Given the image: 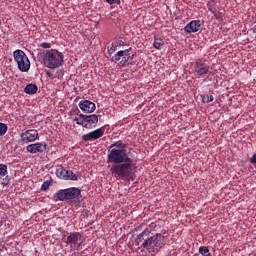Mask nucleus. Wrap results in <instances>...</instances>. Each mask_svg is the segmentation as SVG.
Listing matches in <instances>:
<instances>
[{"instance_id":"1","label":"nucleus","mask_w":256,"mask_h":256,"mask_svg":"<svg viewBox=\"0 0 256 256\" xmlns=\"http://www.w3.org/2000/svg\"><path fill=\"white\" fill-rule=\"evenodd\" d=\"M107 159L109 163H113L110 168L113 177L122 181H135L133 159L127 153L125 142L119 140L111 144L108 148Z\"/></svg>"},{"instance_id":"2","label":"nucleus","mask_w":256,"mask_h":256,"mask_svg":"<svg viewBox=\"0 0 256 256\" xmlns=\"http://www.w3.org/2000/svg\"><path fill=\"white\" fill-rule=\"evenodd\" d=\"M54 201H64L65 203H77L81 199V189L70 187L60 189L54 194Z\"/></svg>"},{"instance_id":"3","label":"nucleus","mask_w":256,"mask_h":256,"mask_svg":"<svg viewBox=\"0 0 256 256\" xmlns=\"http://www.w3.org/2000/svg\"><path fill=\"white\" fill-rule=\"evenodd\" d=\"M42 63L48 69H58L63 65V53L56 49L47 50L42 56Z\"/></svg>"},{"instance_id":"4","label":"nucleus","mask_w":256,"mask_h":256,"mask_svg":"<svg viewBox=\"0 0 256 256\" xmlns=\"http://www.w3.org/2000/svg\"><path fill=\"white\" fill-rule=\"evenodd\" d=\"M133 59H135V54H133V48L129 47L119 50L112 56L111 61L118 67H129V65H133Z\"/></svg>"},{"instance_id":"5","label":"nucleus","mask_w":256,"mask_h":256,"mask_svg":"<svg viewBox=\"0 0 256 256\" xmlns=\"http://www.w3.org/2000/svg\"><path fill=\"white\" fill-rule=\"evenodd\" d=\"M141 247L146 249L149 253H159V250L165 246V236L158 233L152 237L147 236L143 239Z\"/></svg>"},{"instance_id":"6","label":"nucleus","mask_w":256,"mask_h":256,"mask_svg":"<svg viewBox=\"0 0 256 256\" xmlns=\"http://www.w3.org/2000/svg\"><path fill=\"white\" fill-rule=\"evenodd\" d=\"M14 61L18 65L19 71L22 73H27L29 69H31V62L29 61V57H27V54L23 52V50H15L13 52Z\"/></svg>"},{"instance_id":"7","label":"nucleus","mask_w":256,"mask_h":256,"mask_svg":"<svg viewBox=\"0 0 256 256\" xmlns=\"http://www.w3.org/2000/svg\"><path fill=\"white\" fill-rule=\"evenodd\" d=\"M74 121H76L77 125H82V127H85L86 129H91V127H96L97 123H99V116L96 114H79V116L76 117Z\"/></svg>"},{"instance_id":"8","label":"nucleus","mask_w":256,"mask_h":256,"mask_svg":"<svg viewBox=\"0 0 256 256\" xmlns=\"http://www.w3.org/2000/svg\"><path fill=\"white\" fill-rule=\"evenodd\" d=\"M83 241H85V239H83V235H81V233L73 232L67 237L66 244L70 246L72 251H77L80 249L81 245H83Z\"/></svg>"},{"instance_id":"9","label":"nucleus","mask_w":256,"mask_h":256,"mask_svg":"<svg viewBox=\"0 0 256 256\" xmlns=\"http://www.w3.org/2000/svg\"><path fill=\"white\" fill-rule=\"evenodd\" d=\"M192 71L197 77H205V75H209V73H211V67L200 60L194 63Z\"/></svg>"},{"instance_id":"10","label":"nucleus","mask_w":256,"mask_h":256,"mask_svg":"<svg viewBox=\"0 0 256 256\" xmlns=\"http://www.w3.org/2000/svg\"><path fill=\"white\" fill-rule=\"evenodd\" d=\"M129 47L130 46L129 43H127V40L120 37L112 42L111 47L108 49V53L109 55H113L115 51H124V49H129Z\"/></svg>"},{"instance_id":"11","label":"nucleus","mask_w":256,"mask_h":256,"mask_svg":"<svg viewBox=\"0 0 256 256\" xmlns=\"http://www.w3.org/2000/svg\"><path fill=\"white\" fill-rule=\"evenodd\" d=\"M105 135V127H100L94 131L82 135V141H97Z\"/></svg>"},{"instance_id":"12","label":"nucleus","mask_w":256,"mask_h":256,"mask_svg":"<svg viewBox=\"0 0 256 256\" xmlns=\"http://www.w3.org/2000/svg\"><path fill=\"white\" fill-rule=\"evenodd\" d=\"M56 176L59 179H63L64 181H77V174L73 173L71 170H67L65 168H58L56 170Z\"/></svg>"},{"instance_id":"13","label":"nucleus","mask_w":256,"mask_h":256,"mask_svg":"<svg viewBox=\"0 0 256 256\" xmlns=\"http://www.w3.org/2000/svg\"><path fill=\"white\" fill-rule=\"evenodd\" d=\"M39 139V132L35 129L26 130L21 134V140L23 143H34Z\"/></svg>"},{"instance_id":"14","label":"nucleus","mask_w":256,"mask_h":256,"mask_svg":"<svg viewBox=\"0 0 256 256\" xmlns=\"http://www.w3.org/2000/svg\"><path fill=\"white\" fill-rule=\"evenodd\" d=\"M46 150H47V144L41 143V142L29 144L26 147V151L28 153H31L32 155H35L37 153H45Z\"/></svg>"},{"instance_id":"15","label":"nucleus","mask_w":256,"mask_h":256,"mask_svg":"<svg viewBox=\"0 0 256 256\" xmlns=\"http://www.w3.org/2000/svg\"><path fill=\"white\" fill-rule=\"evenodd\" d=\"M157 230V222H152L151 224H149V226L147 228H145L143 230V232L141 234L138 235L137 239H136V243L139 245V243H141L143 241V239L149 237V235H151V231H156Z\"/></svg>"},{"instance_id":"16","label":"nucleus","mask_w":256,"mask_h":256,"mask_svg":"<svg viewBox=\"0 0 256 256\" xmlns=\"http://www.w3.org/2000/svg\"><path fill=\"white\" fill-rule=\"evenodd\" d=\"M79 108L81 109V111H83L84 113H93L95 111V109H97V106L95 105V103H93L92 101L89 100H81L79 102Z\"/></svg>"},{"instance_id":"17","label":"nucleus","mask_w":256,"mask_h":256,"mask_svg":"<svg viewBox=\"0 0 256 256\" xmlns=\"http://www.w3.org/2000/svg\"><path fill=\"white\" fill-rule=\"evenodd\" d=\"M201 29V20H192L184 27L185 33H197Z\"/></svg>"},{"instance_id":"18","label":"nucleus","mask_w":256,"mask_h":256,"mask_svg":"<svg viewBox=\"0 0 256 256\" xmlns=\"http://www.w3.org/2000/svg\"><path fill=\"white\" fill-rule=\"evenodd\" d=\"M0 179L2 180L1 185H3L4 187H7V185H9V172L7 171V165L5 164H0Z\"/></svg>"},{"instance_id":"19","label":"nucleus","mask_w":256,"mask_h":256,"mask_svg":"<svg viewBox=\"0 0 256 256\" xmlns=\"http://www.w3.org/2000/svg\"><path fill=\"white\" fill-rule=\"evenodd\" d=\"M37 91H39V87H37L35 84H28L24 88V93H26L27 95H35Z\"/></svg>"},{"instance_id":"20","label":"nucleus","mask_w":256,"mask_h":256,"mask_svg":"<svg viewBox=\"0 0 256 256\" xmlns=\"http://www.w3.org/2000/svg\"><path fill=\"white\" fill-rule=\"evenodd\" d=\"M163 45H165V41L159 37H154L153 47L158 51H161Z\"/></svg>"},{"instance_id":"21","label":"nucleus","mask_w":256,"mask_h":256,"mask_svg":"<svg viewBox=\"0 0 256 256\" xmlns=\"http://www.w3.org/2000/svg\"><path fill=\"white\" fill-rule=\"evenodd\" d=\"M199 253H200V255H203V256L211 255V252H209V247H207V246H200Z\"/></svg>"},{"instance_id":"22","label":"nucleus","mask_w":256,"mask_h":256,"mask_svg":"<svg viewBox=\"0 0 256 256\" xmlns=\"http://www.w3.org/2000/svg\"><path fill=\"white\" fill-rule=\"evenodd\" d=\"M9 127L5 123H0V137H3L7 133Z\"/></svg>"},{"instance_id":"23","label":"nucleus","mask_w":256,"mask_h":256,"mask_svg":"<svg viewBox=\"0 0 256 256\" xmlns=\"http://www.w3.org/2000/svg\"><path fill=\"white\" fill-rule=\"evenodd\" d=\"M215 99V97H213V95H204L202 96V102L204 103H212V101Z\"/></svg>"},{"instance_id":"24","label":"nucleus","mask_w":256,"mask_h":256,"mask_svg":"<svg viewBox=\"0 0 256 256\" xmlns=\"http://www.w3.org/2000/svg\"><path fill=\"white\" fill-rule=\"evenodd\" d=\"M51 187V181L47 180L41 185V191H47Z\"/></svg>"},{"instance_id":"25","label":"nucleus","mask_w":256,"mask_h":256,"mask_svg":"<svg viewBox=\"0 0 256 256\" xmlns=\"http://www.w3.org/2000/svg\"><path fill=\"white\" fill-rule=\"evenodd\" d=\"M38 47H41L42 49H51V43L42 42V43L38 44Z\"/></svg>"},{"instance_id":"26","label":"nucleus","mask_w":256,"mask_h":256,"mask_svg":"<svg viewBox=\"0 0 256 256\" xmlns=\"http://www.w3.org/2000/svg\"><path fill=\"white\" fill-rule=\"evenodd\" d=\"M63 75H65V73L63 72V70H57L55 78L57 79H63Z\"/></svg>"},{"instance_id":"27","label":"nucleus","mask_w":256,"mask_h":256,"mask_svg":"<svg viewBox=\"0 0 256 256\" xmlns=\"http://www.w3.org/2000/svg\"><path fill=\"white\" fill-rule=\"evenodd\" d=\"M109 5H121V0H106Z\"/></svg>"},{"instance_id":"28","label":"nucleus","mask_w":256,"mask_h":256,"mask_svg":"<svg viewBox=\"0 0 256 256\" xmlns=\"http://www.w3.org/2000/svg\"><path fill=\"white\" fill-rule=\"evenodd\" d=\"M46 75L47 77H49L50 79H55V75H53V73H51V71L46 70Z\"/></svg>"},{"instance_id":"29","label":"nucleus","mask_w":256,"mask_h":256,"mask_svg":"<svg viewBox=\"0 0 256 256\" xmlns=\"http://www.w3.org/2000/svg\"><path fill=\"white\" fill-rule=\"evenodd\" d=\"M250 163L253 165H256V154H253L252 157L250 158Z\"/></svg>"},{"instance_id":"30","label":"nucleus","mask_w":256,"mask_h":256,"mask_svg":"<svg viewBox=\"0 0 256 256\" xmlns=\"http://www.w3.org/2000/svg\"><path fill=\"white\" fill-rule=\"evenodd\" d=\"M3 249V243L0 242V251Z\"/></svg>"},{"instance_id":"31","label":"nucleus","mask_w":256,"mask_h":256,"mask_svg":"<svg viewBox=\"0 0 256 256\" xmlns=\"http://www.w3.org/2000/svg\"><path fill=\"white\" fill-rule=\"evenodd\" d=\"M205 256H211V254H207V255H205Z\"/></svg>"},{"instance_id":"32","label":"nucleus","mask_w":256,"mask_h":256,"mask_svg":"<svg viewBox=\"0 0 256 256\" xmlns=\"http://www.w3.org/2000/svg\"><path fill=\"white\" fill-rule=\"evenodd\" d=\"M0 25H1V20H0Z\"/></svg>"},{"instance_id":"33","label":"nucleus","mask_w":256,"mask_h":256,"mask_svg":"<svg viewBox=\"0 0 256 256\" xmlns=\"http://www.w3.org/2000/svg\"><path fill=\"white\" fill-rule=\"evenodd\" d=\"M255 29H256V25H255Z\"/></svg>"}]
</instances>
